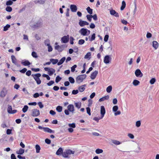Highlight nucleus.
<instances>
[{"label": "nucleus", "mask_w": 159, "mask_h": 159, "mask_svg": "<svg viewBox=\"0 0 159 159\" xmlns=\"http://www.w3.org/2000/svg\"><path fill=\"white\" fill-rule=\"evenodd\" d=\"M109 38V35L107 34L106 35L104 38V41L105 42L107 41Z\"/></svg>", "instance_id": "nucleus-62"}, {"label": "nucleus", "mask_w": 159, "mask_h": 159, "mask_svg": "<svg viewBox=\"0 0 159 159\" xmlns=\"http://www.w3.org/2000/svg\"><path fill=\"white\" fill-rule=\"evenodd\" d=\"M141 125V122L140 120L137 121L136 122V126L137 127H139Z\"/></svg>", "instance_id": "nucleus-55"}, {"label": "nucleus", "mask_w": 159, "mask_h": 159, "mask_svg": "<svg viewBox=\"0 0 159 159\" xmlns=\"http://www.w3.org/2000/svg\"><path fill=\"white\" fill-rule=\"evenodd\" d=\"M112 89V87L111 86H108L106 89V91L108 93H110Z\"/></svg>", "instance_id": "nucleus-43"}, {"label": "nucleus", "mask_w": 159, "mask_h": 159, "mask_svg": "<svg viewBox=\"0 0 159 159\" xmlns=\"http://www.w3.org/2000/svg\"><path fill=\"white\" fill-rule=\"evenodd\" d=\"M85 84H84L79 86L78 88V89L80 92H83L85 89V87L86 86Z\"/></svg>", "instance_id": "nucleus-17"}, {"label": "nucleus", "mask_w": 159, "mask_h": 159, "mask_svg": "<svg viewBox=\"0 0 159 159\" xmlns=\"http://www.w3.org/2000/svg\"><path fill=\"white\" fill-rule=\"evenodd\" d=\"M109 97L108 95L105 96L99 99V101L101 102L104 101L105 100H107L109 99Z\"/></svg>", "instance_id": "nucleus-19"}, {"label": "nucleus", "mask_w": 159, "mask_h": 159, "mask_svg": "<svg viewBox=\"0 0 159 159\" xmlns=\"http://www.w3.org/2000/svg\"><path fill=\"white\" fill-rule=\"evenodd\" d=\"M35 148L36 149V152L37 153H39L41 149L40 146L38 144H36L35 145Z\"/></svg>", "instance_id": "nucleus-33"}, {"label": "nucleus", "mask_w": 159, "mask_h": 159, "mask_svg": "<svg viewBox=\"0 0 159 159\" xmlns=\"http://www.w3.org/2000/svg\"><path fill=\"white\" fill-rule=\"evenodd\" d=\"M86 17L88 20L90 22L91 21L92 18V15H86Z\"/></svg>", "instance_id": "nucleus-42"}, {"label": "nucleus", "mask_w": 159, "mask_h": 159, "mask_svg": "<svg viewBox=\"0 0 159 159\" xmlns=\"http://www.w3.org/2000/svg\"><path fill=\"white\" fill-rule=\"evenodd\" d=\"M103 150L102 149H97L95 151V152L97 154H99L102 153Z\"/></svg>", "instance_id": "nucleus-40"}, {"label": "nucleus", "mask_w": 159, "mask_h": 159, "mask_svg": "<svg viewBox=\"0 0 159 159\" xmlns=\"http://www.w3.org/2000/svg\"><path fill=\"white\" fill-rule=\"evenodd\" d=\"M63 150L62 148H59L56 152V155H60L63 153Z\"/></svg>", "instance_id": "nucleus-21"}, {"label": "nucleus", "mask_w": 159, "mask_h": 159, "mask_svg": "<svg viewBox=\"0 0 159 159\" xmlns=\"http://www.w3.org/2000/svg\"><path fill=\"white\" fill-rule=\"evenodd\" d=\"M32 55L33 57L34 58H37L38 57V56L36 53L34 52H32Z\"/></svg>", "instance_id": "nucleus-58"}, {"label": "nucleus", "mask_w": 159, "mask_h": 159, "mask_svg": "<svg viewBox=\"0 0 159 159\" xmlns=\"http://www.w3.org/2000/svg\"><path fill=\"white\" fill-rule=\"evenodd\" d=\"M7 111L8 113L11 114H14L16 113L17 111L16 110H12L11 106L9 105H8Z\"/></svg>", "instance_id": "nucleus-8"}, {"label": "nucleus", "mask_w": 159, "mask_h": 159, "mask_svg": "<svg viewBox=\"0 0 159 159\" xmlns=\"http://www.w3.org/2000/svg\"><path fill=\"white\" fill-rule=\"evenodd\" d=\"M48 46V51L49 52H51L52 51V46L50 45Z\"/></svg>", "instance_id": "nucleus-63"}, {"label": "nucleus", "mask_w": 159, "mask_h": 159, "mask_svg": "<svg viewBox=\"0 0 159 159\" xmlns=\"http://www.w3.org/2000/svg\"><path fill=\"white\" fill-rule=\"evenodd\" d=\"M91 56V52H88L85 55L84 58L85 59H89L91 58V57H90Z\"/></svg>", "instance_id": "nucleus-35"}, {"label": "nucleus", "mask_w": 159, "mask_h": 159, "mask_svg": "<svg viewBox=\"0 0 159 159\" xmlns=\"http://www.w3.org/2000/svg\"><path fill=\"white\" fill-rule=\"evenodd\" d=\"M40 115L39 111L37 109H34L32 110V116L34 117H36Z\"/></svg>", "instance_id": "nucleus-6"}, {"label": "nucleus", "mask_w": 159, "mask_h": 159, "mask_svg": "<svg viewBox=\"0 0 159 159\" xmlns=\"http://www.w3.org/2000/svg\"><path fill=\"white\" fill-rule=\"evenodd\" d=\"M75 40L74 38L72 37H70V43L71 44H73L74 43L73 41Z\"/></svg>", "instance_id": "nucleus-59"}, {"label": "nucleus", "mask_w": 159, "mask_h": 159, "mask_svg": "<svg viewBox=\"0 0 159 159\" xmlns=\"http://www.w3.org/2000/svg\"><path fill=\"white\" fill-rule=\"evenodd\" d=\"M128 136L131 139L134 138V136L132 134L129 133L128 134Z\"/></svg>", "instance_id": "nucleus-60"}, {"label": "nucleus", "mask_w": 159, "mask_h": 159, "mask_svg": "<svg viewBox=\"0 0 159 159\" xmlns=\"http://www.w3.org/2000/svg\"><path fill=\"white\" fill-rule=\"evenodd\" d=\"M44 44L45 45L48 46L50 45L49 40V39H47L44 41Z\"/></svg>", "instance_id": "nucleus-53"}, {"label": "nucleus", "mask_w": 159, "mask_h": 159, "mask_svg": "<svg viewBox=\"0 0 159 159\" xmlns=\"http://www.w3.org/2000/svg\"><path fill=\"white\" fill-rule=\"evenodd\" d=\"M50 61L51 62H52L53 65H55L57 63H58V60L57 59H54L51 58L50 59Z\"/></svg>", "instance_id": "nucleus-27"}, {"label": "nucleus", "mask_w": 159, "mask_h": 159, "mask_svg": "<svg viewBox=\"0 0 159 159\" xmlns=\"http://www.w3.org/2000/svg\"><path fill=\"white\" fill-rule=\"evenodd\" d=\"M77 67V65H75L71 68V71L72 72H73L75 70V68Z\"/></svg>", "instance_id": "nucleus-46"}, {"label": "nucleus", "mask_w": 159, "mask_h": 159, "mask_svg": "<svg viewBox=\"0 0 159 159\" xmlns=\"http://www.w3.org/2000/svg\"><path fill=\"white\" fill-rule=\"evenodd\" d=\"M31 76L33 77L38 84H41V81L39 79V77L41 76V74L40 73L32 74Z\"/></svg>", "instance_id": "nucleus-2"}, {"label": "nucleus", "mask_w": 159, "mask_h": 159, "mask_svg": "<svg viewBox=\"0 0 159 159\" xmlns=\"http://www.w3.org/2000/svg\"><path fill=\"white\" fill-rule=\"evenodd\" d=\"M118 109V107L117 106H115L113 107V111L114 112H116Z\"/></svg>", "instance_id": "nucleus-49"}, {"label": "nucleus", "mask_w": 159, "mask_h": 159, "mask_svg": "<svg viewBox=\"0 0 159 159\" xmlns=\"http://www.w3.org/2000/svg\"><path fill=\"white\" fill-rule=\"evenodd\" d=\"M37 104L39 106L40 108L41 109L43 107V105L41 102H39Z\"/></svg>", "instance_id": "nucleus-61"}, {"label": "nucleus", "mask_w": 159, "mask_h": 159, "mask_svg": "<svg viewBox=\"0 0 159 159\" xmlns=\"http://www.w3.org/2000/svg\"><path fill=\"white\" fill-rule=\"evenodd\" d=\"M98 71L97 70H95L93 72L91 75L90 78L92 79H94L96 77L97 74H98Z\"/></svg>", "instance_id": "nucleus-15"}, {"label": "nucleus", "mask_w": 159, "mask_h": 159, "mask_svg": "<svg viewBox=\"0 0 159 159\" xmlns=\"http://www.w3.org/2000/svg\"><path fill=\"white\" fill-rule=\"evenodd\" d=\"M156 81V79L155 78H152L150 81V83L151 84H153Z\"/></svg>", "instance_id": "nucleus-50"}, {"label": "nucleus", "mask_w": 159, "mask_h": 159, "mask_svg": "<svg viewBox=\"0 0 159 159\" xmlns=\"http://www.w3.org/2000/svg\"><path fill=\"white\" fill-rule=\"evenodd\" d=\"M66 152V153L67 154L68 156L71 154H74L75 151L71 150L70 149H67L65 150Z\"/></svg>", "instance_id": "nucleus-28"}, {"label": "nucleus", "mask_w": 159, "mask_h": 159, "mask_svg": "<svg viewBox=\"0 0 159 159\" xmlns=\"http://www.w3.org/2000/svg\"><path fill=\"white\" fill-rule=\"evenodd\" d=\"M56 110L58 112H61L62 111V107L61 106H58L56 107Z\"/></svg>", "instance_id": "nucleus-37"}, {"label": "nucleus", "mask_w": 159, "mask_h": 159, "mask_svg": "<svg viewBox=\"0 0 159 159\" xmlns=\"http://www.w3.org/2000/svg\"><path fill=\"white\" fill-rule=\"evenodd\" d=\"M86 77V75L85 74L81 75L78 76L76 79V82L80 84L82 82L83 80Z\"/></svg>", "instance_id": "nucleus-3"}, {"label": "nucleus", "mask_w": 159, "mask_h": 159, "mask_svg": "<svg viewBox=\"0 0 159 159\" xmlns=\"http://www.w3.org/2000/svg\"><path fill=\"white\" fill-rule=\"evenodd\" d=\"M75 107H77L78 109H80L81 106V103L80 102H78L75 103Z\"/></svg>", "instance_id": "nucleus-30"}, {"label": "nucleus", "mask_w": 159, "mask_h": 159, "mask_svg": "<svg viewBox=\"0 0 159 159\" xmlns=\"http://www.w3.org/2000/svg\"><path fill=\"white\" fill-rule=\"evenodd\" d=\"M6 91L2 90L0 93V96L2 98H3L6 96Z\"/></svg>", "instance_id": "nucleus-31"}, {"label": "nucleus", "mask_w": 159, "mask_h": 159, "mask_svg": "<svg viewBox=\"0 0 159 159\" xmlns=\"http://www.w3.org/2000/svg\"><path fill=\"white\" fill-rule=\"evenodd\" d=\"M106 111L104 106H101L100 110V116H101V118H102L103 117Z\"/></svg>", "instance_id": "nucleus-11"}, {"label": "nucleus", "mask_w": 159, "mask_h": 159, "mask_svg": "<svg viewBox=\"0 0 159 159\" xmlns=\"http://www.w3.org/2000/svg\"><path fill=\"white\" fill-rule=\"evenodd\" d=\"M95 34H93L91 36V38L90 39V41H92L95 39Z\"/></svg>", "instance_id": "nucleus-56"}, {"label": "nucleus", "mask_w": 159, "mask_h": 159, "mask_svg": "<svg viewBox=\"0 0 159 159\" xmlns=\"http://www.w3.org/2000/svg\"><path fill=\"white\" fill-rule=\"evenodd\" d=\"M66 60V57H63L60 61L59 62H58L57 65L58 66L62 64Z\"/></svg>", "instance_id": "nucleus-25"}, {"label": "nucleus", "mask_w": 159, "mask_h": 159, "mask_svg": "<svg viewBox=\"0 0 159 159\" xmlns=\"http://www.w3.org/2000/svg\"><path fill=\"white\" fill-rule=\"evenodd\" d=\"M42 76L43 77H45L48 80H50V77L48 75L45 74H43L42 75Z\"/></svg>", "instance_id": "nucleus-54"}, {"label": "nucleus", "mask_w": 159, "mask_h": 159, "mask_svg": "<svg viewBox=\"0 0 159 159\" xmlns=\"http://www.w3.org/2000/svg\"><path fill=\"white\" fill-rule=\"evenodd\" d=\"M21 64L25 66H28L30 65L31 63L28 60H25V61H22Z\"/></svg>", "instance_id": "nucleus-23"}, {"label": "nucleus", "mask_w": 159, "mask_h": 159, "mask_svg": "<svg viewBox=\"0 0 159 159\" xmlns=\"http://www.w3.org/2000/svg\"><path fill=\"white\" fill-rule=\"evenodd\" d=\"M85 41L84 39H81L78 41V44L80 45H82L84 43Z\"/></svg>", "instance_id": "nucleus-52"}, {"label": "nucleus", "mask_w": 159, "mask_h": 159, "mask_svg": "<svg viewBox=\"0 0 159 159\" xmlns=\"http://www.w3.org/2000/svg\"><path fill=\"white\" fill-rule=\"evenodd\" d=\"M44 131L49 133H54V131L48 127H45L44 128Z\"/></svg>", "instance_id": "nucleus-18"}, {"label": "nucleus", "mask_w": 159, "mask_h": 159, "mask_svg": "<svg viewBox=\"0 0 159 159\" xmlns=\"http://www.w3.org/2000/svg\"><path fill=\"white\" fill-rule=\"evenodd\" d=\"M10 27V25L9 24H7L4 27L3 30L6 31L8 30V29Z\"/></svg>", "instance_id": "nucleus-39"}, {"label": "nucleus", "mask_w": 159, "mask_h": 159, "mask_svg": "<svg viewBox=\"0 0 159 159\" xmlns=\"http://www.w3.org/2000/svg\"><path fill=\"white\" fill-rule=\"evenodd\" d=\"M111 60V58L108 55H106L104 59V62L106 64H108Z\"/></svg>", "instance_id": "nucleus-9"}, {"label": "nucleus", "mask_w": 159, "mask_h": 159, "mask_svg": "<svg viewBox=\"0 0 159 159\" xmlns=\"http://www.w3.org/2000/svg\"><path fill=\"white\" fill-rule=\"evenodd\" d=\"M67 46L65 44H63L61 46L58 45L55 46V49L58 50L59 52H61Z\"/></svg>", "instance_id": "nucleus-4"}, {"label": "nucleus", "mask_w": 159, "mask_h": 159, "mask_svg": "<svg viewBox=\"0 0 159 159\" xmlns=\"http://www.w3.org/2000/svg\"><path fill=\"white\" fill-rule=\"evenodd\" d=\"M122 5L121 6V7L120 10H123L124 9L125 7V6H126V3L124 1H123L122 2Z\"/></svg>", "instance_id": "nucleus-36"}, {"label": "nucleus", "mask_w": 159, "mask_h": 159, "mask_svg": "<svg viewBox=\"0 0 159 159\" xmlns=\"http://www.w3.org/2000/svg\"><path fill=\"white\" fill-rule=\"evenodd\" d=\"M110 14L116 17H119V15L118 13L116 12L115 10L111 9L110 10Z\"/></svg>", "instance_id": "nucleus-14"}, {"label": "nucleus", "mask_w": 159, "mask_h": 159, "mask_svg": "<svg viewBox=\"0 0 159 159\" xmlns=\"http://www.w3.org/2000/svg\"><path fill=\"white\" fill-rule=\"evenodd\" d=\"M54 83V82L53 81H51L47 83V85L48 86H50L52 85Z\"/></svg>", "instance_id": "nucleus-64"}, {"label": "nucleus", "mask_w": 159, "mask_h": 159, "mask_svg": "<svg viewBox=\"0 0 159 159\" xmlns=\"http://www.w3.org/2000/svg\"><path fill=\"white\" fill-rule=\"evenodd\" d=\"M152 46L155 49H156L158 47V43L157 41H153L152 42Z\"/></svg>", "instance_id": "nucleus-22"}, {"label": "nucleus", "mask_w": 159, "mask_h": 159, "mask_svg": "<svg viewBox=\"0 0 159 159\" xmlns=\"http://www.w3.org/2000/svg\"><path fill=\"white\" fill-rule=\"evenodd\" d=\"M86 10L91 15L93 13V9H91L89 7H87L86 8Z\"/></svg>", "instance_id": "nucleus-34"}, {"label": "nucleus", "mask_w": 159, "mask_h": 159, "mask_svg": "<svg viewBox=\"0 0 159 159\" xmlns=\"http://www.w3.org/2000/svg\"><path fill=\"white\" fill-rule=\"evenodd\" d=\"M69 39V35H67L62 37L61 39L62 43H66L68 42Z\"/></svg>", "instance_id": "nucleus-7"}, {"label": "nucleus", "mask_w": 159, "mask_h": 159, "mask_svg": "<svg viewBox=\"0 0 159 159\" xmlns=\"http://www.w3.org/2000/svg\"><path fill=\"white\" fill-rule=\"evenodd\" d=\"M70 9L72 12H75L77 11V8L75 5L72 4L70 6Z\"/></svg>", "instance_id": "nucleus-16"}, {"label": "nucleus", "mask_w": 159, "mask_h": 159, "mask_svg": "<svg viewBox=\"0 0 159 159\" xmlns=\"http://www.w3.org/2000/svg\"><path fill=\"white\" fill-rule=\"evenodd\" d=\"M135 74L137 77H141L143 76V74L139 69H137L135 72Z\"/></svg>", "instance_id": "nucleus-12"}, {"label": "nucleus", "mask_w": 159, "mask_h": 159, "mask_svg": "<svg viewBox=\"0 0 159 159\" xmlns=\"http://www.w3.org/2000/svg\"><path fill=\"white\" fill-rule=\"evenodd\" d=\"M87 112L89 115L90 116L91 115L90 112V109L89 107H87L86 108Z\"/></svg>", "instance_id": "nucleus-51"}, {"label": "nucleus", "mask_w": 159, "mask_h": 159, "mask_svg": "<svg viewBox=\"0 0 159 159\" xmlns=\"http://www.w3.org/2000/svg\"><path fill=\"white\" fill-rule=\"evenodd\" d=\"M44 69L45 71H48V73L50 76L52 75L55 72V69L52 68L45 67Z\"/></svg>", "instance_id": "nucleus-5"}, {"label": "nucleus", "mask_w": 159, "mask_h": 159, "mask_svg": "<svg viewBox=\"0 0 159 159\" xmlns=\"http://www.w3.org/2000/svg\"><path fill=\"white\" fill-rule=\"evenodd\" d=\"M111 142L113 143L116 145H119L121 143L120 141L116 140H112Z\"/></svg>", "instance_id": "nucleus-32"}, {"label": "nucleus", "mask_w": 159, "mask_h": 159, "mask_svg": "<svg viewBox=\"0 0 159 159\" xmlns=\"http://www.w3.org/2000/svg\"><path fill=\"white\" fill-rule=\"evenodd\" d=\"M61 78L59 77V76H57L55 80V82L56 83H58L61 80Z\"/></svg>", "instance_id": "nucleus-47"}, {"label": "nucleus", "mask_w": 159, "mask_h": 159, "mask_svg": "<svg viewBox=\"0 0 159 159\" xmlns=\"http://www.w3.org/2000/svg\"><path fill=\"white\" fill-rule=\"evenodd\" d=\"M79 24L81 27H83L85 25H88L89 23L86 21L80 20L79 22Z\"/></svg>", "instance_id": "nucleus-13"}, {"label": "nucleus", "mask_w": 159, "mask_h": 159, "mask_svg": "<svg viewBox=\"0 0 159 159\" xmlns=\"http://www.w3.org/2000/svg\"><path fill=\"white\" fill-rule=\"evenodd\" d=\"M87 30H88L87 29L83 28L81 29L79 32L82 35L86 36L88 35Z\"/></svg>", "instance_id": "nucleus-10"}, {"label": "nucleus", "mask_w": 159, "mask_h": 159, "mask_svg": "<svg viewBox=\"0 0 159 159\" xmlns=\"http://www.w3.org/2000/svg\"><path fill=\"white\" fill-rule=\"evenodd\" d=\"M42 25V24L41 22H38L36 24H35L33 26V27L34 28H36L39 27H40Z\"/></svg>", "instance_id": "nucleus-24"}, {"label": "nucleus", "mask_w": 159, "mask_h": 159, "mask_svg": "<svg viewBox=\"0 0 159 159\" xmlns=\"http://www.w3.org/2000/svg\"><path fill=\"white\" fill-rule=\"evenodd\" d=\"M11 58L13 63L15 64L17 66H20V65H18L17 64V62L16 61V59L15 56L14 55L11 56Z\"/></svg>", "instance_id": "nucleus-20"}, {"label": "nucleus", "mask_w": 159, "mask_h": 159, "mask_svg": "<svg viewBox=\"0 0 159 159\" xmlns=\"http://www.w3.org/2000/svg\"><path fill=\"white\" fill-rule=\"evenodd\" d=\"M24 152V150L22 148H20L19 151H17L16 153L17 154L19 155L22 154Z\"/></svg>", "instance_id": "nucleus-26"}, {"label": "nucleus", "mask_w": 159, "mask_h": 159, "mask_svg": "<svg viewBox=\"0 0 159 159\" xmlns=\"http://www.w3.org/2000/svg\"><path fill=\"white\" fill-rule=\"evenodd\" d=\"M66 152L65 151V152H63L62 154V156L65 157V158H68V156L67 153H66Z\"/></svg>", "instance_id": "nucleus-48"}, {"label": "nucleus", "mask_w": 159, "mask_h": 159, "mask_svg": "<svg viewBox=\"0 0 159 159\" xmlns=\"http://www.w3.org/2000/svg\"><path fill=\"white\" fill-rule=\"evenodd\" d=\"M75 111L74 106L72 104H70L67 106V109H66L64 111L65 114L68 115L69 114V111L71 112L72 114L74 113Z\"/></svg>", "instance_id": "nucleus-1"}, {"label": "nucleus", "mask_w": 159, "mask_h": 159, "mask_svg": "<svg viewBox=\"0 0 159 159\" xmlns=\"http://www.w3.org/2000/svg\"><path fill=\"white\" fill-rule=\"evenodd\" d=\"M140 83V82L137 80H134L133 82V84L134 86H137Z\"/></svg>", "instance_id": "nucleus-29"}, {"label": "nucleus", "mask_w": 159, "mask_h": 159, "mask_svg": "<svg viewBox=\"0 0 159 159\" xmlns=\"http://www.w3.org/2000/svg\"><path fill=\"white\" fill-rule=\"evenodd\" d=\"M6 10L9 12H11L12 11V8L10 6H7L6 8Z\"/></svg>", "instance_id": "nucleus-41"}, {"label": "nucleus", "mask_w": 159, "mask_h": 159, "mask_svg": "<svg viewBox=\"0 0 159 159\" xmlns=\"http://www.w3.org/2000/svg\"><path fill=\"white\" fill-rule=\"evenodd\" d=\"M68 126L71 128H75V123H73L72 124H69Z\"/></svg>", "instance_id": "nucleus-57"}, {"label": "nucleus", "mask_w": 159, "mask_h": 159, "mask_svg": "<svg viewBox=\"0 0 159 159\" xmlns=\"http://www.w3.org/2000/svg\"><path fill=\"white\" fill-rule=\"evenodd\" d=\"M13 3V2L11 0H9L6 2V5L8 6L11 5Z\"/></svg>", "instance_id": "nucleus-45"}, {"label": "nucleus", "mask_w": 159, "mask_h": 159, "mask_svg": "<svg viewBox=\"0 0 159 159\" xmlns=\"http://www.w3.org/2000/svg\"><path fill=\"white\" fill-rule=\"evenodd\" d=\"M28 109V107L27 105H25L22 108V111L24 113L26 112Z\"/></svg>", "instance_id": "nucleus-38"}, {"label": "nucleus", "mask_w": 159, "mask_h": 159, "mask_svg": "<svg viewBox=\"0 0 159 159\" xmlns=\"http://www.w3.org/2000/svg\"><path fill=\"white\" fill-rule=\"evenodd\" d=\"M69 80L71 84H73L75 82V80L73 78L71 77H69Z\"/></svg>", "instance_id": "nucleus-44"}]
</instances>
